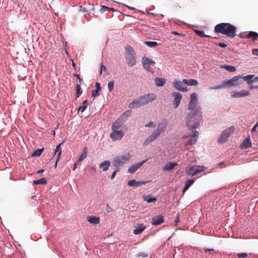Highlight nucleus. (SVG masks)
I'll return each instance as SVG.
<instances>
[{"mask_svg":"<svg viewBox=\"0 0 258 258\" xmlns=\"http://www.w3.org/2000/svg\"><path fill=\"white\" fill-rule=\"evenodd\" d=\"M164 222L163 218L162 216L159 215L153 217L152 219L151 223L153 225H158Z\"/></svg>","mask_w":258,"mask_h":258,"instance_id":"nucleus-18","label":"nucleus"},{"mask_svg":"<svg viewBox=\"0 0 258 258\" xmlns=\"http://www.w3.org/2000/svg\"><path fill=\"white\" fill-rule=\"evenodd\" d=\"M225 88L224 83H223L222 84H218L215 86H211L210 87V90H216L219 89L221 88Z\"/></svg>","mask_w":258,"mask_h":258,"instance_id":"nucleus-40","label":"nucleus"},{"mask_svg":"<svg viewBox=\"0 0 258 258\" xmlns=\"http://www.w3.org/2000/svg\"><path fill=\"white\" fill-rule=\"evenodd\" d=\"M75 76H76L78 79H79V82L81 83L83 82V80L80 78V76L78 74H74Z\"/></svg>","mask_w":258,"mask_h":258,"instance_id":"nucleus-57","label":"nucleus"},{"mask_svg":"<svg viewBox=\"0 0 258 258\" xmlns=\"http://www.w3.org/2000/svg\"><path fill=\"white\" fill-rule=\"evenodd\" d=\"M43 150H44L43 148L39 149L36 150L35 151H34L33 153L32 156H37V157L40 156V155L41 154V153H42Z\"/></svg>","mask_w":258,"mask_h":258,"instance_id":"nucleus-41","label":"nucleus"},{"mask_svg":"<svg viewBox=\"0 0 258 258\" xmlns=\"http://www.w3.org/2000/svg\"><path fill=\"white\" fill-rule=\"evenodd\" d=\"M99 92H98L97 90H93L92 91V97H96L99 95Z\"/></svg>","mask_w":258,"mask_h":258,"instance_id":"nucleus-46","label":"nucleus"},{"mask_svg":"<svg viewBox=\"0 0 258 258\" xmlns=\"http://www.w3.org/2000/svg\"><path fill=\"white\" fill-rule=\"evenodd\" d=\"M88 221L92 224H99L100 222V218L98 217H88L87 218Z\"/></svg>","mask_w":258,"mask_h":258,"instance_id":"nucleus-31","label":"nucleus"},{"mask_svg":"<svg viewBox=\"0 0 258 258\" xmlns=\"http://www.w3.org/2000/svg\"><path fill=\"white\" fill-rule=\"evenodd\" d=\"M199 113H200L199 110L189 111L187 113L186 119V124L189 128H196L199 126L200 121L201 119V116H198Z\"/></svg>","mask_w":258,"mask_h":258,"instance_id":"nucleus-2","label":"nucleus"},{"mask_svg":"<svg viewBox=\"0 0 258 258\" xmlns=\"http://www.w3.org/2000/svg\"><path fill=\"white\" fill-rule=\"evenodd\" d=\"M145 43L150 47H154L158 45V43L155 41H146Z\"/></svg>","mask_w":258,"mask_h":258,"instance_id":"nucleus-42","label":"nucleus"},{"mask_svg":"<svg viewBox=\"0 0 258 258\" xmlns=\"http://www.w3.org/2000/svg\"><path fill=\"white\" fill-rule=\"evenodd\" d=\"M146 227V226L143 224H138L136 228L134 230V234L135 235L140 234L145 230Z\"/></svg>","mask_w":258,"mask_h":258,"instance_id":"nucleus-19","label":"nucleus"},{"mask_svg":"<svg viewBox=\"0 0 258 258\" xmlns=\"http://www.w3.org/2000/svg\"><path fill=\"white\" fill-rule=\"evenodd\" d=\"M121 127V122L116 120L114 121L112 125V131H119L120 128Z\"/></svg>","mask_w":258,"mask_h":258,"instance_id":"nucleus-30","label":"nucleus"},{"mask_svg":"<svg viewBox=\"0 0 258 258\" xmlns=\"http://www.w3.org/2000/svg\"><path fill=\"white\" fill-rule=\"evenodd\" d=\"M87 107V105H82L80 106L78 109L79 111H81L82 112H83L86 110Z\"/></svg>","mask_w":258,"mask_h":258,"instance_id":"nucleus-50","label":"nucleus"},{"mask_svg":"<svg viewBox=\"0 0 258 258\" xmlns=\"http://www.w3.org/2000/svg\"><path fill=\"white\" fill-rule=\"evenodd\" d=\"M106 211L108 213L113 211L112 208H111L108 204H106Z\"/></svg>","mask_w":258,"mask_h":258,"instance_id":"nucleus-53","label":"nucleus"},{"mask_svg":"<svg viewBox=\"0 0 258 258\" xmlns=\"http://www.w3.org/2000/svg\"><path fill=\"white\" fill-rule=\"evenodd\" d=\"M184 84L188 86H197L198 82L195 79H183Z\"/></svg>","mask_w":258,"mask_h":258,"instance_id":"nucleus-29","label":"nucleus"},{"mask_svg":"<svg viewBox=\"0 0 258 258\" xmlns=\"http://www.w3.org/2000/svg\"><path fill=\"white\" fill-rule=\"evenodd\" d=\"M179 221V213H177V214L176 216V219H175V223H177Z\"/></svg>","mask_w":258,"mask_h":258,"instance_id":"nucleus-58","label":"nucleus"},{"mask_svg":"<svg viewBox=\"0 0 258 258\" xmlns=\"http://www.w3.org/2000/svg\"><path fill=\"white\" fill-rule=\"evenodd\" d=\"M194 182V179L187 180L185 183V186L183 189V193L184 194L187 190L189 186Z\"/></svg>","mask_w":258,"mask_h":258,"instance_id":"nucleus-35","label":"nucleus"},{"mask_svg":"<svg viewBox=\"0 0 258 258\" xmlns=\"http://www.w3.org/2000/svg\"><path fill=\"white\" fill-rule=\"evenodd\" d=\"M117 171H118V170H115V171H114L112 173V174H111V179H113L114 178V177L115 176V175H116V173H117Z\"/></svg>","mask_w":258,"mask_h":258,"instance_id":"nucleus-56","label":"nucleus"},{"mask_svg":"<svg viewBox=\"0 0 258 258\" xmlns=\"http://www.w3.org/2000/svg\"><path fill=\"white\" fill-rule=\"evenodd\" d=\"M147 183V181H136L132 179L128 181L127 184L130 186H140Z\"/></svg>","mask_w":258,"mask_h":258,"instance_id":"nucleus-20","label":"nucleus"},{"mask_svg":"<svg viewBox=\"0 0 258 258\" xmlns=\"http://www.w3.org/2000/svg\"><path fill=\"white\" fill-rule=\"evenodd\" d=\"M194 31L197 35H198V36H199L201 37H210V36L205 35L204 34V32L203 31H201V30H195Z\"/></svg>","mask_w":258,"mask_h":258,"instance_id":"nucleus-39","label":"nucleus"},{"mask_svg":"<svg viewBox=\"0 0 258 258\" xmlns=\"http://www.w3.org/2000/svg\"><path fill=\"white\" fill-rule=\"evenodd\" d=\"M213 249H206L205 250V252L213 251Z\"/></svg>","mask_w":258,"mask_h":258,"instance_id":"nucleus-64","label":"nucleus"},{"mask_svg":"<svg viewBox=\"0 0 258 258\" xmlns=\"http://www.w3.org/2000/svg\"><path fill=\"white\" fill-rule=\"evenodd\" d=\"M242 37L246 38H252V41H254L258 37V34L255 32L250 31L247 34L242 36Z\"/></svg>","mask_w":258,"mask_h":258,"instance_id":"nucleus-26","label":"nucleus"},{"mask_svg":"<svg viewBox=\"0 0 258 258\" xmlns=\"http://www.w3.org/2000/svg\"><path fill=\"white\" fill-rule=\"evenodd\" d=\"M81 88L80 87V85L77 84L76 85V96L77 98H78L80 96V95H81Z\"/></svg>","mask_w":258,"mask_h":258,"instance_id":"nucleus-44","label":"nucleus"},{"mask_svg":"<svg viewBox=\"0 0 258 258\" xmlns=\"http://www.w3.org/2000/svg\"><path fill=\"white\" fill-rule=\"evenodd\" d=\"M147 160H144L142 162H138L136 163L135 165H133L132 166H131L128 169V172L130 173H135L138 169H139L143 164L146 162Z\"/></svg>","mask_w":258,"mask_h":258,"instance_id":"nucleus-17","label":"nucleus"},{"mask_svg":"<svg viewBox=\"0 0 258 258\" xmlns=\"http://www.w3.org/2000/svg\"><path fill=\"white\" fill-rule=\"evenodd\" d=\"M96 86V90H97L98 92L100 91L101 88L100 86V84L98 82H97L95 84Z\"/></svg>","mask_w":258,"mask_h":258,"instance_id":"nucleus-51","label":"nucleus"},{"mask_svg":"<svg viewBox=\"0 0 258 258\" xmlns=\"http://www.w3.org/2000/svg\"><path fill=\"white\" fill-rule=\"evenodd\" d=\"M77 163H75L74 164V167H73V170L75 171L76 170V169L77 168Z\"/></svg>","mask_w":258,"mask_h":258,"instance_id":"nucleus-61","label":"nucleus"},{"mask_svg":"<svg viewBox=\"0 0 258 258\" xmlns=\"http://www.w3.org/2000/svg\"><path fill=\"white\" fill-rule=\"evenodd\" d=\"M205 168L203 166H193L186 170V173L192 176H195L200 172H202Z\"/></svg>","mask_w":258,"mask_h":258,"instance_id":"nucleus-9","label":"nucleus"},{"mask_svg":"<svg viewBox=\"0 0 258 258\" xmlns=\"http://www.w3.org/2000/svg\"><path fill=\"white\" fill-rule=\"evenodd\" d=\"M138 256L146 257L148 256V254L145 252H140L138 254Z\"/></svg>","mask_w":258,"mask_h":258,"instance_id":"nucleus-48","label":"nucleus"},{"mask_svg":"<svg viewBox=\"0 0 258 258\" xmlns=\"http://www.w3.org/2000/svg\"><path fill=\"white\" fill-rule=\"evenodd\" d=\"M142 63L143 68L146 71L152 73H154V71L152 67H154L155 62L153 60L147 57H144L142 58Z\"/></svg>","mask_w":258,"mask_h":258,"instance_id":"nucleus-6","label":"nucleus"},{"mask_svg":"<svg viewBox=\"0 0 258 258\" xmlns=\"http://www.w3.org/2000/svg\"><path fill=\"white\" fill-rule=\"evenodd\" d=\"M124 133L121 131H112L110 135V138L113 141L120 140L123 136Z\"/></svg>","mask_w":258,"mask_h":258,"instance_id":"nucleus-14","label":"nucleus"},{"mask_svg":"<svg viewBox=\"0 0 258 258\" xmlns=\"http://www.w3.org/2000/svg\"><path fill=\"white\" fill-rule=\"evenodd\" d=\"M143 198L147 203L154 202L157 201L156 198H153L150 195L143 196Z\"/></svg>","mask_w":258,"mask_h":258,"instance_id":"nucleus-34","label":"nucleus"},{"mask_svg":"<svg viewBox=\"0 0 258 258\" xmlns=\"http://www.w3.org/2000/svg\"><path fill=\"white\" fill-rule=\"evenodd\" d=\"M156 99V95L153 93L148 94L141 96L138 99L135 100L129 104V107L135 108L144 105L147 103L155 100Z\"/></svg>","mask_w":258,"mask_h":258,"instance_id":"nucleus-3","label":"nucleus"},{"mask_svg":"<svg viewBox=\"0 0 258 258\" xmlns=\"http://www.w3.org/2000/svg\"><path fill=\"white\" fill-rule=\"evenodd\" d=\"M234 131V127L233 126L226 128L223 132L219 137V142L220 143H224L226 142Z\"/></svg>","mask_w":258,"mask_h":258,"instance_id":"nucleus-7","label":"nucleus"},{"mask_svg":"<svg viewBox=\"0 0 258 258\" xmlns=\"http://www.w3.org/2000/svg\"><path fill=\"white\" fill-rule=\"evenodd\" d=\"M214 30L216 33L226 35L230 38H233L236 35V28L230 23H222L216 25Z\"/></svg>","mask_w":258,"mask_h":258,"instance_id":"nucleus-1","label":"nucleus"},{"mask_svg":"<svg viewBox=\"0 0 258 258\" xmlns=\"http://www.w3.org/2000/svg\"><path fill=\"white\" fill-rule=\"evenodd\" d=\"M106 11H115V9L112 8L108 7L105 6H101V8L100 9V11L102 12H105Z\"/></svg>","mask_w":258,"mask_h":258,"instance_id":"nucleus-43","label":"nucleus"},{"mask_svg":"<svg viewBox=\"0 0 258 258\" xmlns=\"http://www.w3.org/2000/svg\"><path fill=\"white\" fill-rule=\"evenodd\" d=\"M61 144H62V143H60L59 144L57 145V146L55 149L54 155H56L57 156V161H58V160L60 158L61 153Z\"/></svg>","mask_w":258,"mask_h":258,"instance_id":"nucleus-33","label":"nucleus"},{"mask_svg":"<svg viewBox=\"0 0 258 258\" xmlns=\"http://www.w3.org/2000/svg\"><path fill=\"white\" fill-rule=\"evenodd\" d=\"M145 126L146 127H155V125H154V123L153 121H150L148 123H147L146 124H145Z\"/></svg>","mask_w":258,"mask_h":258,"instance_id":"nucleus-47","label":"nucleus"},{"mask_svg":"<svg viewBox=\"0 0 258 258\" xmlns=\"http://www.w3.org/2000/svg\"><path fill=\"white\" fill-rule=\"evenodd\" d=\"M221 68H224L230 72H234L235 71V68L234 67L229 65H222L221 66Z\"/></svg>","mask_w":258,"mask_h":258,"instance_id":"nucleus-38","label":"nucleus"},{"mask_svg":"<svg viewBox=\"0 0 258 258\" xmlns=\"http://www.w3.org/2000/svg\"><path fill=\"white\" fill-rule=\"evenodd\" d=\"M167 126V123L166 122H160L158 124L157 128L155 130L159 132L160 135L162 133L164 132L166 127Z\"/></svg>","mask_w":258,"mask_h":258,"instance_id":"nucleus-21","label":"nucleus"},{"mask_svg":"<svg viewBox=\"0 0 258 258\" xmlns=\"http://www.w3.org/2000/svg\"><path fill=\"white\" fill-rule=\"evenodd\" d=\"M154 82L156 86L162 87L166 83V79L164 78L157 77L155 79Z\"/></svg>","mask_w":258,"mask_h":258,"instance_id":"nucleus-24","label":"nucleus"},{"mask_svg":"<svg viewBox=\"0 0 258 258\" xmlns=\"http://www.w3.org/2000/svg\"><path fill=\"white\" fill-rule=\"evenodd\" d=\"M239 258H245L247 256L246 253H241L237 254Z\"/></svg>","mask_w":258,"mask_h":258,"instance_id":"nucleus-49","label":"nucleus"},{"mask_svg":"<svg viewBox=\"0 0 258 258\" xmlns=\"http://www.w3.org/2000/svg\"><path fill=\"white\" fill-rule=\"evenodd\" d=\"M110 165V162L108 160H106L100 164L99 167L102 168L103 171H106L108 169Z\"/></svg>","mask_w":258,"mask_h":258,"instance_id":"nucleus-28","label":"nucleus"},{"mask_svg":"<svg viewBox=\"0 0 258 258\" xmlns=\"http://www.w3.org/2000/svg\"><path fill=\"white\" fill-rule=\"evenodd\" d=\"M199 136V132L197 131H194V135L191 138L188 140L186 143L184 144V147L195 144L197 141V138Z\"/></svg>","mask_w":258,"mask_h":258,"instance_id":"nucleus-16","label":"nucleus"},{"mask_svg":"<svg viewBox=\"0 0 258 258\" xmlns=\"http://www.w3.org/2000/svg\"><path fill=\"white\" fill-rule=\"evenodd\" d=\"M256 126H254L252 128V129H251V132H255V131H256Z\"/></svg>","mask_w":258,"mask_h":258,"instance_id":"nucleus-63","label":"nucleus"},{"mask_svg":"<svg viewBox=\"0 0 258 258\" xmlns=\"http://www.w3.org/2000/svg\"><path fill=\"white\" fill-rule=\"evenodd\" d=\"M160 134L158 132L154 130L152 133L149 136L146 140L144 142V144L145 145H147L149 144L150 143L152 142L154 140H155L159 136Z\"/></svg>","mask_w":258,"mask_h":258,"instance_id":"nucleus-13","label":"nucleus"},{"mask_svg":"<svg viewBox=\"0 0 258 258\" xmlns=\"http://www.w3.org/2000/svg\"><path fill=\"white\" fill-rule=\"evenodd\" d=\"M242 78V76L239 75L236 76H234L232 79L228 80L224 82L225 87H231L234 86H237L238 85L239 79Z\"/></svg>","mask_w":258,"mask_h":258,"instance_id":"nucleus-11","label":"nucleus"},{"mask_svg":"<svg viewBox=\"0 0 258 258\" xmlns=\"http://www.w3.org/2000/svg\"><path fill=\"white\" fill-rule=\"evenodd\" d=\"M87 154H88L87 148L85 147L83 149L82 153L81 154V155H80V156L78 159V162H81V161H83L84 159H85L87 157Z\"/></svg>","mask_w":258,"mask_h":258,"instance_id":"nucleus-32","label":"nucleus"},{"mask_svg":"<svg viewBox=\"0 0 258 258\" xmlns=\"http://www.w3.org/2000/svg\"><path fill=\"white\" fill-rule=\"evenodd\" d=\"M126 53V62L130 67H133L136 64L135 59V52L131 46H127L125 48Z\"/></svg>","mask_w":258,"mask_h":258,"instance_id":"nucleus-4","label":"nucleus"},{"mask_svg":"<svg viewBox=\"0 0 258 258\" xmlns=\"http://www.w3.org/2000/svg\"><path fill=\"white\" fill-rule=\"evenodd\" d=\"M167 126V123L166 122H160L158 124L157 128L155 130L159 132L160 135L162 133L164 132L166 127Z\"/></svg>","mask_w":258,"mask_h":258,"instance_id":"nucleus-22","label":"nucleus"},{"mask_svg":"<svg viewBox=\"0 0 258 258\" xmlns=\"http://www.w3.org/2000/svg\"><path fill=\"white\" fill-rule=\"evenodd\" d=\"M44 170L43 169H41L37 172V173H42L44 172Z\"/></svg>","mask_w":258,"mask_h":258,"instance_id":"nucleus-62","label":"nucleus"},{"mask_svg":"<svg viewBox=\"0 0 258 258\" xmlns=\"http://www.w3.org/2000/svg\"><path fill=\"white\" fill-rule=\"evenodd\" d=\"M47 183V180L45 178H42L38 180H34L33 184H43L45 185Z\"/></svg>","mask_w":258,"mask_h":258,"instance_id":"nucleus-37","label":"nucleus"},{"mask_svg":"<svg viewBox=\"0 0 258 258\" xmlns=\"http://www.w3.org/2000/svg\"><path fill=\"white\" fill-rule=\"evenodd\" d=\"M250 95V93L248 91L242 90L238 92H234L231 95L232 98H241L243 97L248 96Z\"/></svg>","mask_w":258,"mask_h":258,"instance_id":"nucleus-15","label":"nucleus"},{"mask_svg":"<svg viewBox=\"0 0 258 258\" xmlns=\"http://www.w3.org/2000/svg\"><path fill=\"white\" fill-rule=\"evenodd\" d=\"M253 76L254 75H248L246 76H242L241 79H243L244 81H246L248 84H251L253 80H251V79L252 78Z\"/></svg>","mask_w":258,"mask_h":258,"instance_id":"nucleus-36","label":"nucleus"},{"mask_svg":"<svg viewBox=\"0 0 258 258\" xmlns=\"http://www.w3.org/2000/svg\"><path fill=\"white\" fill-rule=\"evenodd\" d=\"M90 170L93 173H95L96 172V168L94 167H91L90 168Z\"/></svg>","mask_w":258,"mask_h":258,"instance_id":"nucleus-59","label":"nucleus"},{"mask_svg":"<svg viewBox=\"0 0 258 258\" xmlns=\"http://www.w3.org/2000/svg\"><path fill=\"white\" fill-rule=\"evenodd\" d=\"M131 157L129 153H125L124 155L116 156L113 160V165L115 167L121 166L128 162Z\"/></svg>","mask_w":258,"mask_h":258,"instance_id":"nucleus-5","label":"nucleus"},{"mask_svg":"<svg viewBox=\"0 0 258 258\" xmlns=\"http://www.w3.org/2000/svg\"><path fill=\"white\" fill-rule=\"evenodd\" d=\"M114 88V82L113 81H110L108 83V89L109 92L112 91Z\"/></svg>","mask_w":258,"mask_h":258,"instance_id":"nucleus-45","label":"nucleus"},{"mask_svg":"<svg viewBox=\"0 0 258 258\" xmlns=\"http://www.w3.org/2000/svg\"><path fill=\"white\" fill-rule=\"evenodd\" d=\"M252 52L253 55L258 56V50H257V49H253L252 50Z\"/></svg>","mask_w":258,"mask_h":258,"instance_id":"nucleus-54","label":"nucleus"},{"mask_svg":"<svg viewBox=\"0 0 258 258\" xmlns=\"http://www.w3.org/2000/svg\"><path fill=\"white\" fill-rule=\"evenodd\" d=\"M172 34H174V35H181V34L178 33L177 32H176V31H173L172 32Z\"/></svg>","mask_w":258,"mask_h":258,"instance_id":"nucleus-60","label":"nucleus"},{"mask_svg":"<svg viewBox=\"0 0 258 258\" xmlns=\"http://www.w3.org/2000/svg\"><path fill=\"white\" fill-rule=\"evenodd\" d=\"M177 165V163H172V162H168L166 163V164L165 165V166L163 168L164 170L165 171H170L172 170L175 166Z\"/></svg>","mask_w":258,"mask_h":258,"instance_id":"nucleus-27","label":"nucleus"},{"mask_svg":"<svg viewBox=\"0 0 258 258\" xmlns=\"http://www.w3.org/2000/svg\"><path fill=\"white\" fill-rule=\"evenodd\" d=\"M167 126V123L166 122H160L158 124L157 128L155 130L159 132L160 135L162 133L164 132L166 127Z\"/></svg>","mask_w":258,"mask_h":258,"instance_id":"nucleus-23","label":"nucleus"},{"mask_svg":"<svg viewBox=\"0 0 258 258\" xmlns=\"http://www.w3.org/2000/svg\"><path fill=\"white\" fill-rule=\"evenodd\" d=\"M218 46L222 48H225L227 46V44L224 43H218Z\"/></svg>","mask_w":258,"mask_h":258,"instance_id":"nucleus-55","label":"nucleus"},{"mask_svg":"<svg viewBox=\"0 0 258 258\" xmlns=\"http://www.w3.org/2000/svg\"><path fill=\"white\" fill-rule=\"evenodd\" d=\"M102 71H106V67L103 65V64L102 63L101 64V68H100V74H102Z\"/></svg>","mask_w":258,"mask_h":258,"instance_id":"nucleus-52","label":"nucleus"},{"mask_svg":"<svg viewBox=\"0 0 258 258\" xmlns=\"http://www.w3.org/2000/svg\"><path fill=\"white\" fill-rule=\"evenodd\" d=\"M172 96L174 98L173 105L175 108H176L180 103V101L182 98V96L180 93L176 92H172Z\"/></svg>","mask_w":258,"mask_h":258,"instance_id":"nucleus-12","label":"nucleus"},{"mask_svg":"<svg viewBox=\"0 0 258 258\" xmlns=\"http://www.w3.org/2000/svg\"><path fill=\"white\" fill-rule=\"evenodd\" d=\"M242 148L247 149L251 146V143L249 137L246 138L240 145Z\"/></svg>","mask_w":258,"mask_h":258,"instance_id":"nucleus-25","label":"nucleus"},{"mask_svg":"<svg viewBox=\"0 0 258 258\" xmlns=\"http://www.w3.org/2000/svg\"><path fill=\"white\" fill-rule=\"evenodd\" d=\"M198 104V98L197 94L195 92L190 95L189 101L187 105V109L190 111H194L196 110H199L196 108Z\"/></svg>","mask_w":258,"mask_h":258,"instance_id":"nucleus-8","label":"nucleus"},{"mask_svg":"<svg viewBox=\"0 0 258 258\" xmlns=\"http://www.w3.org/2000/svg\"><path fill=\"white\" fill-rule=\"evenodd\" d=\"M173 85L176 90L180 91L185 92L188 91L187 87L186 86V84H184L183 80L181 81L175 79L173 82Z\"/></svg>","mask_w":258,"mask_h":258,"instance_id":"nucleus-10","label":"nucleus"}]
</instances>
